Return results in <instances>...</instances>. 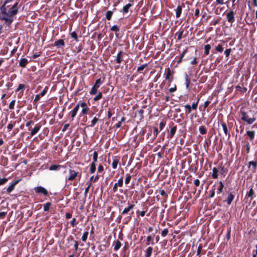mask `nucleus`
<instances>
[{
  "label": "nucleus",
  "instance_id": "nucleus-1",
  "mask_svg": "<svg viewBox=\"0 0 257 257\" xmlns=\"http://www.w3.org/2000/svg\"><path fill=\"white\" fill-rule=\"evenodd\" d=\"M12 1V0H6L0 8L1 12L3 15V16L0 17V19L4 20L5 24L8 26L11 24L14 20V16L17 15L18 11L17 7L18 3H16L7 12L6 5Z\"/></svg>",
  "mask_w": 257,
  "mask_h": 257
},
{
  "label": "nucleus",
  "instance_id": "nucleus-2",
  "mask_svg": "<svg viewBox=\"0 0 257 257\" xmlns=\"http://www.w3.org/2000/svg\"><path fill=\"white\" fill-rule=\"evenodd\" d=\"M135 207V204L133 203L128 204V205L127 207H125L123 211H122L121 213V215H119L117 218V222L118 223H120L121 222V220L122 217V215H125L126 214H129L130 211H131Z\"/></svg>",
  "mask_w": 257,
  "mask_h": 257
},
{
  "label": "nucleus",
  "instance_id": "nucleus-3",
  "mask_svg": "<svg viewBox=\"0 0 257 257\" xmlns=\"http://www.w3.org/2000/svg\"><path fill=\"white\" fill-rule=\"evenodd\" d=\"M79 106H80L82 109L81 112V116L87 114L90 110L88 107L87 103L85 102L80 101L78 103Z\"/></svg>",
  "mask_w": 257,
  "mask_h": 257
},
{
  "label": "nucleus",
  "instance_id": "nucleus-4",
  "mask_svg": "<svg viewBox=\"0 0 257 257\" xmlns=\"http://www.w3.org/2000/svg\"><path fill=\"white\" fill-rule=\"evenodd\" d=\"M78 174H79V173L78 172H76L75 171L72 170V169H69V177L67 179V180H68L69 181H73L77 176H79V179H80L81 177V174H80L79 175H78Z\"/></svg>",
  "mask_w": 257,
  "mask_h": 257
},
{
  "label": "nucleus",
  "instance_id": "nucleus-5",
  "mask_svg": "<svg viewBox=\"0 0 257 257\" xmlns=\"http://www.w3.org/2000/svg\"><path fill=\"white\" fill-rule=\"evenodd\" d=\"M65 43L63 40L59 39L55 41L54 44H52L51 45H49V48H51L52 47H56L57 48H63L65 46Z\"/></svg>",
  "mask_w": 257,
  "mask_h": 257
},
{
  "label": "nucleus",
  "instance_id": "nucleus-6",
  "mask_svg": "<svg viewBox=\"0 0 257 257\" xmlns=\"http://www.w3.org/2000/svg\"><path fill=\"white\" fill-rule=\"evenodd\" d=\"M235 13L232 10L229 11L226 14V19L228 23L232 24L235 22Z\"/></svg>",
  "mask_w": 257,
  "mask_h": 257
},
{
  "label": "nucleus",
  "instance_id": "nucleus-7",
  "mask_svg": "<svg viewBox=\"0 0 257 257\" xmlns=\"http://www.w3.org/2000/svg\"><path fill=\"white\" fill-rule=\"evenodd\" d=\"M185 6V4L184 3H181V4H179L177 6L176 9L174 10L176 13V17L177 18H179L180 17L182 12L183 8H184Z\"/></svg>",
  "mask_w": 257,
  "mask_h": 257
},
{
  "label": "nucleus",
  "instance_id": "nucleus-8",
  "mask_svg": "<svg viewBox=\"0 0 257 257\" xmlns=\"http://www.w3.org/2000/svg\"><path fill=\"white\" fill-rule=\"evenodd\" d=\"M195 104H192V105H190L189 104H187L185 105H184V107L186 109L185 113L187 114H190L192 110H196L197 107L195 106Z\"/></svg>",
  "mask_w": 257,
  "mask_h": 257
},
{
  "label": "nucleus",
  "instance_id": "nucleus-9",
  "mask_svg": "<svg viewBox=\"0 0 257 257\" xmlns=\"http://www.w3.org/2000/svg\"><path fill=\"white\" fill-rule=\"evenodd\" d=\"M165 79L168 80L169 82H171L173 80V77L172 76V71L170 68H166L165 69Z\"/></svg>",
  "mask_w": 257,
  "mask_h": 257
},
{
  "label": "nucleus",
  "instance_id": "nucleus-10",
  "mask_svg": "<svg viewBox=\"0 0 257 257\" xmlns=\"http://www.w3.org/2000/svg\"><path fill=\"white\" fill-rule=\"evenodd\" d=\"M234 192H230L228 194L226 199L224 201V202H226L228 205H230L231 204L232 201L234 200Z\"/></svg>",
  "mask_w": 257,
  "mask_h": 257
},
{
  "label": "nucleus",
  "instance_id": "nucleus-11",
  "mask_svg": "<svg viewBox=\"0 0 257 257\" xmlns=\"http://www.w3.org/2000/svg\"><path fill=\"white\" fill-rule=\"evenodd\" d=\"M79 109V105L78 103L73 108V109L69 112V115L72 118V121L73 120L77 114V113Z\"/></svg>",
  "mask_w": 257,
  "mask_h": 257
},
{
  "label": "nucleus",
  "instance_id": "nucleus-12",
  "mask_svg": "<svg viewBox=\"0 0 257 257\" xmlns=\"http://www.w3.org/2000/svg\"><path fill=\"white\" fill-rule=\"evenodd\" d=\"M174 123H172V125H173V126L170 127V133L168 135V136H167V138L169 139H172L174 136L175 135L176 132V131H177V126L176 125H174Z\"/></svg>",
  "mask_w": 257,
  "mask_h": 257
},
{
  "label": "nucleus",
  "instance_id": "nucleus-13",
  "mask_svg": "<svg viewBox=\"0 0 257 257\" xmlns=\"http://www.w3.org/2000/svg\"><path fill=\"white\" fill-rule=\"evenodd\" d=\"M53 100L49 99V104H51L52 106L51 107L49 106V110L52 108L53 106H54V108H53V113L55 114L56 113H57V109L58 108L59 105L58 103L55 101L54 102Z\"/></svg>",
  "mask_w": 257,
  "mask_h": 257
},
{
  "label": "nucleus",
  "instance_id": "nucleus-14",
  "mask_svg": "<svg viewBox=\"0 0 257 257\" xmlns=\"http://www.w3.org/2000/svg\"><path fill=\"white\" fill-rule=\"evenodd\" d=\"M35 192L37 193H41L45 195L47 194V190L41 186L35 187L34 189Z\"/></svg>",
  "mask_w": 257,
  "mask_h": 257
},
{
  "label": "nucleus",
  "instance_id": "nucleus-15",
  "mask_svg": "<svg viewBox=\"0 0 257 257\" xmlns=\"http://www.w3.org/2000/svg\"><path fill=\"white\" fill-rule=\"evenodd\" d=\"M65 168V167L64 166H62L61 165H52L49 167V170L51 171H59L61 168Z\"/></svg>",
  "mask_w": 257,
  "mask_h": 257
},
{
  "label": "nucleus",
  "instance_id": "nucleus-16",
  "mask_svg": "<svg viewBox=\"0 0 257 257\" xmlns=\"http://www.w3.org/2000/svg\"><path fill=\"white\" fill-rule=\"evenodd\" d=\"M220 124L222 127L223 132L226 136H228V137H230V134L228 133V128L226 124L223 121L220 122Z\"/></svg>",
  "mask_w": 257,
  "mask_h": 257
},
{
  "label": "nucleus",
  "instance_id": "nucleus-17",
  "mask_svg": "<svg viewBox=\"0 0 257 257\" xmlns=\"http://www.w3.org/2000/svg\"><path fill=\"white\" fill-rule=\"evenodd\" d=\"M104 80H105V77H102L101 78H99L98 79H97L95 83H94V85H93L94 86H95V87H97V88H99L100 87V86L104 82Z\"/></svg>",
  "mask_w": 257,
  "mask_h": 257
},
{
  "label": "nucleus",
  "instance_id": "nucleus-18",
  "mask_svg": "<svg viewBox=\"0 0 257 257\" xmlns=\"http://www.w3.org/2000/svg\"><path fill=\"white\" fill-rule=\"evenodd\" d=\"M119 161V157L118 156H115L113 158V161L112 163V167L113 169L117 168L118 163Z\"/></svg>",
  "mask_w": 257,
  "mask_h": 257
},
{
  "label": "nucleus",
  "instance_id": "nucleus-19",
  "mask_svg": "<svg viewBox=\"0 0 257 257\" xmlns=\"http://www.w3.org/2000/svg\"><path fill=\"white\" fill-rule=\"evenodd\" d=\"M253 186L249 189V190L246 193V196L250 198V201L252 200V199L255 196V192L252 188Z\"/></svg>",
  "mask_w": 257,
  "mask_h": 257
},
{
  "label": "nucleus",
  "instance_id": "nucleus-20",
  "mask_svg": "<svg viewBox=\"0 0 257 257\" xmlns=\"http://www.w3.org/2000/svg\"><path fill=\"white\" fill-rule=\"evenodd\" d=\"M133 6V4L128 3L123 7L122 13L123 15L128 13L129 9Z\"/></svg>",
  "mask_w": 257,
  "mask_h": 257
},
{
  "label": "nucleus",
  "instance_id": "nucleus-21",
  "mask_svg": "<svg viewBox=\"0 0 257 257\" xmlns=\"http://www.w3.org/2000/svg\"><path fill=\"white\" fill-rule=\"evenodd\" d=\"M155 242H154V239L153 237L151 235H149L147 237L146 241L145 242V244L148 246L150 244L154 245Z\"/></svg>",
  "mask_w": 257,
  "mask_h": 257
},
{
  "label": "nucleus",
  "instance_id": "nucleus-22",
  "mask_svg": "<svg viewBox=\"0 0 257 257\" xmlns=\"http://www.w3.org/2000/svg\"><path fill=\"white\" fill-rule=\"evenodd\" d=\"M122 51H119V52L117 53L116 58V62L117 64H120L122 61Z\"/></svg>",
  "mask_w": 257,
  "mask_h": 257
},
{
  "label": "nucleus",
  "instance_id": "nucleus-23",
  "mask_svg": "<svg viewBox=\"0 0 257 257\" xmlns=\"http://www.w3.org/2000/svg\"><path fill=\"white\" fill-rule=\"evenodd\" d=\"M114 248L113 249L114 251H117L121 246V243L118 240H115L113 242Z\"/></svg>",
  "mask_w": 257,
  "mask_h": 257
},
{
  "label": "nucleus",
  "instance_id": "nucleus-24",
  "mask_svg": "<svg viewBox=\"0 0 257 257\" xmlns=\"http://www.w3.org/2000/svg\"><path fill=\"white\" fill-rule=\"evenodd\" d=\"M153 247L152 246H149L145 250V257H151L152 251H153Z\"/></svg>",
  "mask_w": 257,
  "mask_h": 257
},
{
  "label": "nucleus",
  "instance_id": "nucleus-25",
  "mask_svg": "<svg viewBox=\"0 0 257 257\" xmlns=\"http://www.w3.org/2000/svg\"><path fill=\"white\" fill-rule=\"evenodd\" d=\"M19 180H17L13 182L12 184H11V185H10V186L8 187V188L7 189V192H11L14 189L15 186L19 182Z\"/></svg>",
  "mask_w": 257,
  "mask_h": 257
},
{
  "label": "nucleus",
  "instance_id": "nucleus-26",
  "mask_svg": "<svg viewBox=\"0 0 257 257\" xmlns=\"http://www.w3.org/2000/svg\"><path fill=\"white\" fill-rule=\"evenodd\" d=\"M28 62L26 58H22L19 62V65L22 67H25Z\"/></svg>",
  "mask_w": 257,
  "mask_h": 257
},
{
  "label": "nucleus",
  "instance_id": "nucleus-27",
  "mask_svg": "<svg viewBox=\"0 0 257 257\" xmlns=\"http://www.w3.org/2000/svg\"><path fill=\"white\" fill-rule=\"evenodd\" d=\"M134 212L132 211L131 215L129 216H127L125 217L123 219V223L124 224H127L132 219V216L131 215L133 214Z\"/></svg>",
  "mask_w": 257,
  "mask_h": 257
},
{
  "label": "nucleus",
  "instance_id": "nucleus-28",
  "mask_svg": "<svg viewBox=\"0 0 257 257\" xmlns=\"http://www.w3.org/2000/svg\"><path fill=\"white\" fill-rule=\"evenodd\" d=\"M184 33V30L180 29L179 31L176 33L175 35L177 37V39L178 40H181L183 37V35Z\"/></svg>",
  "mask_w": 257,
  "mask_h": 257
},
{
  "label": "nucleus",
  "instance_id": "nucleus-29",
  "mask_svg": "<svg viewBox=\"0 0 257 257\" xmlns=\"http://www.w3.org/2000/svg\"><path fill=\"white\" fill-rule=\"evenodd\" d=\"M246 135L249 137L250 141H252L254 138V131H248L246 132Z\"/></svg>",
  "mask_w": 257,
  "mask_h": 257
},
{
  "label": "nucleus",
  "instance_id": "nucleus-30",
  "mask_svg": "<svg viewBox=\"0 0 257 257\" xmlns=\"http://www.w3.org/2000/svg\"><path fill=\"white\" fill-rule=\"evenodd\" d=\"M215 50L219 53H222L223 51V45L221 44H218L215 47Z\"/></svg>",
  "mask_w": 257,
  "mask_h": 257
},
{
  "label": "nucleus",
  "instance_id": "nucleus-31",
  "mask_svg": "<svg viewBox=\"0 0 257 257\" xmlns=\"http://www.w3.org/2000/svg\"><path fill=\"white\" fill-rule=\"evenodd\" d=\"M113 14V11H107L106 13L105 18L107 20L109 21L111 19L112 16Z\"/></svg>",
  "mask_w": 257,
  "mask_h": 257
},
{
  "label": "nucleus",
  "instance_id": "nucleus-32",
  "mask_svg": "<svg viewBox=\"0 0 257 257\" xmlns=\"http://www.w3.org/2000/svg\"><path fill=\"white\" fill-rule=\"evenodd\" d=\"M224 187V185L222 181L219 182V186L218 187L217 193V194H219L223 192V189Z\"/></svg>",
  "mask_w": 257,
  "mask_h": 257
},
{
  "label": "nucleus",
  "instance_id": "nucleus-33",
  "mask_svg": "<svg viewBox=\"0 0 257 257\" xmlns=\"http://www.w3.org/2000/svg\"><path fill=\"white\" fill-rule=\"evenodd\" d=\"M110 30L113 32H115V36L116 37H118V34L116 33L117 32H119V27L116 25H113L110 28Z\"/></svg>",
  "mask_w": 257,
  "mask_h": 257
},
{
  "label": "nucleus",
  "instance_id": "nucleus-34",
  "mask_svg": "<svg viewBox=\"0 0 257 257\" xmlns=\"http://www.w3.org/2000/svg\"><path fill=\"white\" fill-rule=\"evenodd\" d=\"M218 169L216 167H214L212 169V177L213 179H217L218 178Z\"/></svg>",
  "mask_w": 257,
  "mask_h": 257
},
{
  "label": "nucleus",
  "instance_id": "nucleus-35",
  "mask_svg": "<svg viewBox=\"0 0 257 257\" xmlns=\"http://www.w3.org/2000/svg\"><path fill=\"white\" fill-rule=\"evenodd\" d=\"M40 130V126L36 125L31 132V136H33L36 134Z\"/></svg>",
  "mask_w": 257,
  "mask_h": 257
},
{
  "label": "nucleus",
  "instance_id": "nucleus-36",
  "mask_svg": "<svg viewBox=\"0 0 257 257\" xmlns=\"http://www.w3.org/2000/svg\"><path fill=\"white\" fill-rule=\"evenodd\" d=\"M199 131L200 134L201 135H205L207 133L206 128L203 125L200 126L199 127Z\"/></svg>",
  "mask_w": 257,
  "mask_h": 257
},
{
  "label": "nucleus",
  "instance_id": "nucleus-37",
  "mask_svg": "<svg viewBox=\"0 0 257 257\" xmlns=\"http://www.w3.org/2000/svg\"><path fill=\"white\" fill-rule=\"evenodd\" d=\"M250 166H252V169L255 170L257 167V162L255 161H250L248 162V168H250Z\"/></svg>",
  "mask_w": 257,
  "mask_h": 257
},
{
  "label": "nucleus",
  "instance_id": "nucleus-38",
  "mask_svg": "<svg viewBox=\"0 0 257 257\" xmlns=\"http://www.w3.org/2000/svg\"><path fill=\"white\" fill-rule=\"evenodd\" d=\"M211 49V46L210 45L207 44L204 46V55L207 56L209 54V51Z\"/></svg>",
  "mask_w": 257,
  "mask_h": 257
},
{
  "label": "nucleus",
  "instance_id": "nucleus-39",
  "mask_svg": "<svg viewBox=\"0 0 257 257\" xmlns=\"http://www.w3.org/2000/svg\"><path fill=\"white\" fill-rule=\"evenodd\" d=\"M235 89L236 91H239L242 93H245L247 91V88L246 87H242L239 85H237L235 87Z\"/></svg>",
  "mask_w": 257,
  "mask_h": 257
},
{
  "label": "nucleus",
  "instance_id": "nucleus-40",
  "mask_svg": "<svg viewBox=\"0 0 257 257\" xmlns=\"http://www.w3.org/2000/svg\"><path fill=\"white\" fill-rule=\"evenodd\" d=\"M240 114L241 115V120H242L244 121L247 120V119L248 118V116L247 114V113L245 111H241Z\"/></svg>",
  "mask_w": 257,
  "mask_h": 257
},
{
  "label": "nucleus",
  "instance_id": "nucleus-41",
  "mask_svg": "<svg viewBox=\"0 0 257 257\" xmlns=\"http://www.w3.org/2000/svg\"><path fill=\"white\" fill-rule=\"evenodd\" d=\"M148 63H146V64H144L143 65H142L141 66L138 67V69H137V72H139V73H142V71L143 70H144V69L147 67L148 66Z\"/></svg>",
  "mask_w": 257,
  "mask_h": 257
},
{
  "label": "nucleus",
  "instance_id": "nucleus-42",
  "mask_svg": "<svg viewBox=\"0 0 257 257\" xmlns=\"http://www.w3.org/2000/svg\"><path fill=\"white\" fill-rule=\"evenodd\" d=\"M96 170V164L94 163H91L90 164V173L91 174H93Z\"/></svg>",
  "mask_w": 257,
  "mask_h": 257
},
{
  "label": "nucleus",
  "instance_id": "nucleus-43",
  "mask_svg": "<svg viewBox=\"0 0 257 257\" xmlns=\"http://www.w3.org/2000/svg\"><path fill=\"white\" fill-rule=\"evenodd\" d=\"M191 80L190 78L188 77V76L186 74L185 76V84H186V87L187 89L188 88L189 85L190 84Z\"/></svg>",
  "mask_w": 257,
  "mask_h": 257
},
{
  "label": "nucleus",
  "instance_id": "nucleus-44",
  "mask_svg": "<svg viewBox=\"0 0 257 257\" xmlns=\"http://www.w3.org/2000/svg\"><path fill=\"white\" fill-rule=\"evenodd\" d=\"M98 120H99L98 118L95 116L94 117H93L92 120L91 121V124H90V126L91 127L94 126L96 124V123L98 121Z\"/></svg>",
  "mask_w": 257,
  "mask_h": 257
},
{
  "label": "nucleus",
  "instance_id": "nucleus-45",
  "mask_svg": "<svg viewBox=\"0 0 257 257\" xmlns=\"http://www.w3.org/2000/svg\"><path fill=\"white\" fill-rule=\"evenodd\" d=\"M131 179H132V176L130 174L127 173L126 174V178H125V181H124L125 184H128L130 182Z\"/></svg>",
  "mask_w": 257,
  "mask_h": 257
},
{
  "label": "nucleus",
  "instance_id": "nucleus-46",
  "mask_svg": "<svg viewBox=\"0 0 257 257\" xmlns=\"http://www.w3.org/2000/svg\"><path fill=\"white\" fill-rule=\"evenodd\" d=\"M83 85L81 84L80 85L77 89V90L75 91V94L77 95H80L81 94V93L80 92V91H82L83 90Z\"/></svg>",
  "mask_w": 257,
  "mask_h": 257
},
{
  "label": "nucleus",
  "instance_id": "nucleus-47",
  "mask_svg": "<svg viewBox=\"0 0 257 257\" xmlns=\"http://www.w3.org/2000/svg\"><path fill=\"white\" fill-rule=\"evenodd\" d=\"M98 88L95 87V86H93L91 88L89 93L90 95H94L97 93Z\"/></svg>",
  "mask_w": 257,
  "mask_h": 257
},
{
  "label": "nucleus",
  "instance_id": "nucleus-48",
  "mask_svg": "<svg viewBox=\"0 0 257 257\" xmlns=\"http://www.w3.org/2000/svg\"><path fill=\"white\" fill-rule=\"evenodd\" d=\"M98 159V153L96 151H94L93 154V161L92 163L96 164Z\"/></svg>",
  "mask_w": 257,
  "mask_h": 257
},
{
  "label": "nucleus",
  "instance_id": "nucleus-49",
  "mask_svg": "<svg viewBox=\"0 0 257 257\" xmlns=\"http://www.w3.org/2000/svg\"><path fill=\"white\" fill-rule=\"evenodd\" d=\"M88 231H85L83 235H82V241L85 242L87 239V237H88Z\"/></svg>",
  "mask_w": 257,
  "mask_h": 257
},
{
  "label": "nucleus",
  "instance_id": "nucleus-50",
  "mask_svg": "<svg viewBox=\"0 0 257 257\" xmlns=\"http://www.w3.org/2000/svg\"><path fill=\"white\" fill-rule=\"evenodd\" d=\"M102 97V92H99L98 93V94L95 97H94V98H93V100L95 101H97L100 100V99H101Z\"/></svg>",
  "mask_w": 257,
  "mask_h": 257
},
{
  "label": "nucleus",
  "instance_id": "nucleus-51",
  "mask_svg": "<svg viewBox=\"0 0 257 257\" xmlns=\"http://www.w3.org/2000/svg\"><path fill=\"white\" fill-rule=\"evenodd\" d=\"M78 223V221H77L75 218H73L70 221V224L72 227L75 226Z\"/></svg>",
  "mask_w": 257,
  "mask_h": 257
},
{
  "label": "nucleus",
  "instance_id": "nucleus-52",
  "mask_svg": "<svg viewBox=\"0 0 257 257\" xmlns=\"http://www.w3.org/2000/svg\"><path fill=\"white\" fill-rule=\"evenodd\" d=\"M215 185H214L212 187V189L209 191V197L211 198H213L215 195Z\"/></svg>",
  "mask_w": 257,
  "mask_h": 257
},
{
  "label": "nucleus",
  "instance_id": "nucleus-53",
  "mask_svg": "<svg viewBox=\"0 0 257 257\" xmlns=\"http://www.w3.org/2000/svg\"><path fill=\"white\" fill-rule=\"evenodd\" d=\"M71 38H73L76 42L78 41V38L76 33L74 31L70 34Z\"/></svg>",
  "mask_w": 257,
  "mask_h": 257
},
{
  "label": "nucleus",
  "instance_id": "nucleus-54",
  "mask_svg": "<svg viewBox=\"0 0 257 257\" xmlns=\"http://www.w3.org/2000/svg\"><path fill=\"white\" fill-rule=\"evenodd\" d=\"M159 130H158V128L157 127H155L154 130H153V136H154V140L155 139H156V138L157 137L158 134H159Z\"/></svg>",
  "mask_w": 257,
  "mask_h": 257
},
{
  "label": "nucleus",
  "instance_id": "nucleus-55",
  "mask_svg": "<svg viewBox=\"0 0 257 257\" xmlns=\"http://www.w3.org/2000/svg\"><path fill=\"white\" fill-rule=\"evenodd\" d=\"M231 52V48H228V49H226V50L224 51V54L225 55V57L226 58H228L230 54V53Z\"/></svg>",
  "mask_w": 257,
  "mask_h": 257
},
{
  "label": "nucleus",
  "instance_id": "nucleus-56",
  "mask_svg": "<svg viewBox=\"0 0 257 257\" xmlns=\"http://www.w3.org/2000/svg\"><path fill=\"white\" fill-rule=\"evenodd\" d=\"M87 184H88V186L86 188H85V191H84L85 196L87 195V194L89 191V188H90V186H91V182H87Z\"/></svg>",
  "mask_w": 257,
  "mask_h": 257
},
{
  "label": "nucleus",
  "instance_id": "nucleus-57",
  "mask_svg": "<svg viewBox=\"0 0 257 257\" xmlns=\"http://www.w3.org/2000/svg\"><path fill=\"white\" fill-rule=\"evenodd\" d=\"M118 186V187H122L123 186V177H120L118 180V182L117 183H116Z\"/></svg>",
  "mask_w": 257,
  "mask_h": 257
},
{
  "label": "nucleus",
  "instance_id": "nucleus-58",
  "mask_svg": "<svg viewBox=\"0 0 257 257\" xmlns=\"http://www.w3.org/2000/svg\"><path fill=\"white\" fill-rule=\"evenodd\" d=\"M230 232H231V228L230 227H228L227 229V233H226V238L227 240H229L230 239Z\"/></svg>",
  "mask_w": 257,
  "mask_h": 257
},
{
  "label": "nucleus",
  "instance_id": "nucleus-59",
  "mask_svg": "<svg viewBox=\"0 0 257 257\" xmlns=\"http://www.w3.org/2000/svg\"><path fill=\"white\" fill-rule=\"evenodd\" d=\"M256 120L255 118L254 117H252V118H248L247 119V120H246L245 121H246L247 122L248 124H252L255 120Z\"/></svg>",
  "mask_w": 257,
  "mask_h": 257
},
{
  "label": "nucleus",
  "instance_id": "nucleus-60",
  "mask_svg": "<svg viewBox=\"0 0 257 257\" xmlns=\"http://www.w3.org/2000/svg\"><path fill=\"white\" fill-rule=\"evenodd\" d=\"M169 230L168 228L164 229L161 232V235L163 237L166 236L168 233Z\"/></svg>",
  "mask_w": 257,
  "mask_h": 257
},
{
  "label": "nucleus",
  "instance_id": "nucleus-61",
  "mask_svg": "<svg viewBox=\"0 0 257 257\" xmlns=\"http://www.w3.org/2000/svg\"><path fill=\"white\" fill-rule=\"evenodd\" d=\"M165 125H166V121H161L159 124L160 130V131L162 130L164 128Z\"/></svg>",
  "mask_w": 257,
  "mask_h": 257
},
{
  "label": "nucleus",
  "instance_id": "nucleus-62",
  "mask_svg": "<svg viewBox=\"0 0 257 257\" xmlns=\"http://www.w3.org/2000/svg\"><path fill=\"white\" fill-rule=\"evenodd\" d=\"M144 111L143 109H141L138 111L139 115L140 116V119H142L144 118Z\"/></svg>",
  "mask_w": 257,
  "mask_h": 257
},
{
  "label": "nucleus",
  "instance_id": "nucleus-63",
  "mask_svg": "<svg viewBox=\"0 0 257 257\" xmlns=\"http://www.w3.org/2000/svg\"><path fill=\"white\" fill-rule=\"evenodd\" d=\"M187 52H188V48L185 49L183 50V51L180 54V55L179 57L183 59V57H184L185 55L186 54V53Z\"/></svg>",
  "mask_w": 257,
  "mask_h": 257
},
{
  "label": "nucleus",
  "instance_id": "nucleus-64",
  "mask_svg": "<svg viewBox=\"0 0 257 257\" xmlns=\"http://www.w3.org/2000/svg\"><path fill=\"white\" fill-rule=\"evenodd\" d=\"M200 11L199 9H196L195 11L194 19H196L199 16Z\"/></svg>",
  "mask_w": 257,
  "mask_h": 257
}]
</instances>
